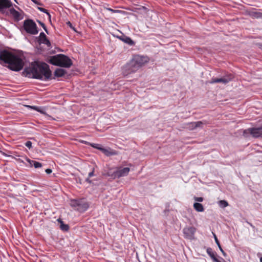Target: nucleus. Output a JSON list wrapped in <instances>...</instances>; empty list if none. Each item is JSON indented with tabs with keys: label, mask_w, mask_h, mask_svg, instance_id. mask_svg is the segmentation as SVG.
<instances>
[{
	"label": "nucleus",
	"mask_w": 262,
	"mask_h": 262,
	"mask_svg": "<svg viewBox=\"0 0 262 262\" xmlns=\"http://www.w3.org/2000/svg\"><path fill=\"white\" fill-rule=\"evenodd\" d=\"M139 10H147V8L144 7V6H142L141 8H139Z\"/></svg>",
	"instance_id": "nucleus-41"
},
{
	"label": "nucleus",
	"mask_w": 262,
	"mask_h": 262,
	"mask_svg": "<svg viewBox=\"0 0 262 262\" xmlns=\"http://www.w3.org/2000/svg\"><path fill=\"white\" fill-rule=\"evenodd\" d=\"M206 252L213 262H217L218 261L219 259L216 257L217 256V254L215 252L213 251L211 248H207Z\"/></svg>",
	"instance_id": "nucleus-13"
},
{
	"label": "nucleus",
	"mask_w": 262,
	"mask_h": 262,
	"mask_svg": "<svg viewBox=\"0 0 262 262\" xmlns=\"http://www.w3.org/2000/svg\"><path fill=\"white\" fill-rule=\"evenodd\" d=\"M48 62L52 65L66 68H69L73 64L72 60L62 54L50 56Z\"/></svg>",
	"instance_id": "nucleus-4"
},
{
	"label": "nucleus",
	"mask_w": 262,
	"mask_h": 262,
	"mask_svg": "<svg viewBox=\"0 0 262 262\" xmlns=\"http://www.w3.org/2000/svg\"><path fill=\"white\" fill-rule=\"evenodd\" d=\"M36 21L43 28V29L46 31V32L48 34H49V31H48V29H47L45 24L43 23H42V21H41L39 20H38V19H37Z\"/></svg>",
	"instance_id": "nucleus-26"
},
{
	"label": "nucleus",
	"mask_w": 262,
	"mask_h": 262,
	"mask_svg": "<svg viewBox=\"0 0 262 262\" xmlns=\"http://www.w3.org/2000/svg\"><path fill=\"white\" fill-rule=\"evenodd\" d=\"M32 162L33 163V166L36 168H40L42 166V164L39 162L34 161H32Z\"/></svg>",
	"instance_id": "nucleus-28"
},
{
	"label": "nucleus",
	"mask_w": 262,
	"mask_h": 262,
	"mask_svg": "<svg viewBox=\"0 0 262 262\" xmlns=\"http://www.w3.org/2000/svg\"><path fill=\"white\" fill-rule=\"evenodd\" d=\"M260 262H262V257H260Z\"/></svg>",
	"instance_id": "nucleus-42"
},
{
	"label": "nucleus",
	"mask_w": 262,
	"mask_h": 262,
	"mask_svg": "<svg viewBox=\"0 0 262 262\" xmlns=\"http://www.w3.org/2000/svg\"><path fill=\"white\" fill-rule=\"evenodd\" d=\"M45 171L47 174H50L52 173V170L50 168H47L45 170Z\"/></svg>",
	"instance_id": "nucleus-38"
},
{
	"label": "nucleus",
	"mask_w": 262,
	"mask_h": 262,
	"mask_svg": "<svg viewBox=\"0 0 262 262\" xmlns=\"http://www.w3.org/2000/svg\"><path fill=\"white\" fill-rule=\"evenodd\" d=\"M94 168H93L92 171L89 173L88 176L89 178H91L94 175Z\"/></svg>",
	"instance_id": "nucleus-35"
},
{
	"label": "nucleus",
	"mask_w": 262,
	"mask_h": 262,
	"mask_svg": "<svg viewBox=\"0 0 262 262\" xmlns=\"http://www.w3.org/2000/svg\"><path fill=\"white\" fill-rule=\"evenodd\" d=\"M115 174V171L114 172L108 171L105 175L107 176L108 177H110L111 178H112L113 179H115V178H117V177L114 176Z\"/></svg>",
	"instance_id": "nucleus-29"
},
{
	"label": "nucleus",
	"mask_w": 262,
	"mask_h": 262,
	"mask_svg": "<svg viewBox=\"0 0 262 262\" xmlns=\"http://www.w3.org/2000/svg\"><path fill=\"white\" fill-rule=\"evenodd\" d=\"M67 74L66 70L57 68L54 73V77H52V71L49 66L44 62L35 61L30 63L29 67L25 68L22 75L30 78L47 81L55 77H61Z\"/></svg>",
	"instance_id": "nucleus-1"
},
{
	"label": "nucleus",
	"mask_w": 262,
	"mask_h": 262,
	"mask_svg": "<svg viewBox=\"0 0 262 262\" xmlns=\"http://www.w3.org/2000/svg\"><path fill=\"white\" fill-rule=\"evenodd\" d=\"M8 64L7 67L13 71L18 72L23 69L24 62L21 57L6 49H0V64Z\"/></svg>",
	"instance_id": "nucleus-2"
},
{
	"label": "nucleus",
	"mask_w": 262,
	"mask_h": 262,
	"mask_svg": "<svg viewBox=\"0 0 262 262\" xmlns=\"http://www.w3.org/2000/svg\"><path fill=\"white\" fill-rule=\"evenodd\" d=\"M243 135L245 138L249 137V136L251 135V128L244 130L243 132Z\"/></svg>",
	"instance_id": "nucleus-24"
},
{
	"label": "nucleus",
	"mask_w": 262,
	"mask_h": 262,
	"mask_svg": "<svg viewBox=\"0 0 262 262\" xmlns=\"http://www.w3.org/2000/svg\"><path fill=\"white\" fill-rule=\"evenodd\" d=\"M10 13L13 17L15 21H19L23 19V16L21 15L20 13L16 10L14 8H12L10 9Z\"/></svg>",
	"instance_id": "nucleus-12"
},
{
	"label": "nucleus",
	"mask_w": 262,
	"mask_h": 262,
	"mask_svg": "<svg viewBox=\"0 0 262 262\" xmlns=\"http://www.w3.org/2000/svg\"><path fill=\"white\" fill-rule=\"evenodd\" d=\"M213 234V237H214V240H215V243L216 244V245H217L220 250L221 251V252L222 253L223 255L224 256L226 257V255H227V254L226 253H225V252L223 250V249H222L221 246V244L220 243V242L217 239V237L216 236V235L215 234Z\"/></svg>",
	"instance_id": "nucleus-17"
},
{
	"label": "nucleus",
	"mask_w": 262,
	"mask_h": 262,
	"mask_svg": "<svg viewBox=\"0 0 262 262\" xmlns=\"http://www.w3.org/2000/svg\"><path fill=\"white\" fill-rule=\"evenodd\" d=\"M196 228L194 227H186L183 229L184 237L186 239L193 240L195 239L194 234L196 232Z\"/></svg>",
	"instance_id": "nucleus-7"
},
{
	"label": "nucleus",
	"mask_w": 262,
	"mask_h": 262,
	"mask_svg": "<svg viewBox=\"0 0 262 262\" xmlns=\"http://www.w3.org/2000/svg\"><path fill=\"white\" fill-rule=\"evenodd\" d=\"M67 25L71 28L73 30H74L75 32H77L75 28L72 25V23L70 21H68L67 23Z\"/></svg>",
	"instance_id": "nucleus-31"
},
{
	"label": "nucleus",
	"mask_w": 262,
	"mask_h": 262,
	"mask_svg": "<svg viewBox=\"0 0 262 262\" xmlns=\"http://www.w3.org/2000/svg\"><path fill=\"white\" fill-rule=\"evenodd\" d=\"M261 255V254H260V253H258V254H257V255H258V256H259V255Z\"/></svg>",
	"instance_id": "nucleus-43"
},
{
	"label": "nucleus",
	"mask_w": 262,
	"mask_h": 262,
	"mask_svg": "<svg viewBox=\"0 0 262 262\" xmlns=\"http://www.w3.org/2000/svg\"><path fill=\"white\" fill-rule=\"evenodd\" d=\"M14 1H15V2H16V0H14Z\"/></svg>",
	"instance_id": "nucleus-44"
},
{
	"label": "nucleus",
	"mask_w": 262,
	"mask_h": 262,
	"mask_svg": "<svg viewBox=\"0 0 262 262\" xmlns=\"http://www.w3.org/2000/svg\"><path fill=\"white\" fill-rule=\"evenodd\" d=\"M57 221L58 223L60 224V229L63 231H68L69 229V226L68 224H66L64 223V222L62 221V220L59 218L57 220Z\"/></svg>",
	"instance_id": "nucleus-15"
},
{
	"label": "nucleus",
	"mask_w": 262,
	"mask_h": 262,
	"mask_svg": "<svg viewBox=\"0 0 262 262\" xmlns=\"http://www.w3.org/2000/svg\"><path fill=\"white\" fill-rule=\"evenodd\" d=\"M32 142L30 141H28L25 143V145L27 146L29 149L32 148Z\"/></svg>",
	"instance_id": "nucleus-32"
},
{
	"label": "nucleus",
	"mask_w": 262,
	"mask_h": 262,
	"mask_svg": "<svg viewBox=\"0 0 262 262\" xmlns=\"http://www.w3.org/2000/svg\"><path fill=\"white\" fill-rule=\"evenodd\" d=\"M194 200L198 202H202L203 201L204 198L202 197H194Z\"/></svg>",
	"instance_id": "nucleus-34"
},
{
	"label": "nucleus",
	"mask_w": 262,
	"mask_h": 262,
	"mask_svg": "<svg viewBox=\"0 0 262 262\" xmlns=\"http://www.w3.org/2000/svg\"><path fill=\"white\" fill-rule=\"evenodd\" d=\"M34 3L38 5H42V4L39 2V0H31Z\"/></svg>",
	"instance_id": "nucleus-36"
},
{
	"label": "nucleus",
	"mask_w": 262,
	"mask_h": 262,
	"mask_svg": "<svg viewBox=\"0 0 262 262\" xmlns=\"http://www.w3.org/2000/svg\"><path fill=\"white\" fill-rule=\"evenodd\" d=\"M107 10L111 12H112L113 13H117V12H119L120 11L119 10H113L111 8H108Z\"/></svg>",
	"instance_id": "nucleus-37"
},
{
	"label": "nucleus",
	"mask_w": 262,
	"mask_h": 262,
	"mask_svg": "<svg viewBox=\"0 0 262 262\" xmlns=\"http://www.w3.org/2000/svg\"><path fill=\"white\" fill-rule=\"evenodd\" d=\"M222 78L226 80H228V83L231 81L234 78V76L232 73H227L224 75Z\"/></svg>",
	"instance_id": "nucleus-21"
},
{
	"label": "nucleus",
	"mask_w": 262,
	"mask_h": 262,
	"mask_svg": "<svg viewBox=\"0 0 262 262\" xmlns=\"http://www.w3.org/2000/svg\"><path fill=\"white\" fill-rule=\"evenodd\" d=\"M169 204H167L166 205L165 209L163 211L165 215L167 216L168 215V213L169 212Z\"/></svg>",
	"instance_id": "nucleus-30"
},
{
	"label": "nucleus",
	"mask_w": 262,
	"mask_h": 262,
	"mask_svg": "<svg viewBox=\"0 0 262 262\" xmlns=\"http://www.w3.org/2000/svg\"><path fill=\"white\" fill-rule=\"evenodd\" d=\"M23 29L31 35L38 34L39 30L35 21L31 19H26L23 22Z\"/></svg>",
	"instance_id": "nucleus-5"
},
{
	"label": "nucleus",
	"mask_w": 262,
	"mask_h": 262,
	"mask_svg": "<svg viewBox=\"0 0 262 262\" xmlns=\"http://www.w3.org/2000/svg\"><path fill=\"white\" fill-rule=\"evenodd\" d=\"M210 83H223L224 84L228 83V80L223 79L222 77L221 78H213L211 79L210 81Z\"/></svg>",
	"instance_id": "nucleus-16"
},
{
	"label": "nucleus",
	"mask_w": 262,
	"mask_h": 262,
	"mask_svg": "<svg viewBox=\"0 0 262 262\" xmlns=\"http://www.w3.org/2000/svg\"><path fill=\"white\" fill-rule=\"evenodd\" d=\"M71 207L75 208V209L80 212H85L89 207L88 202L83 199L72 200L71 201Z\"/></svg>",
	"instance_id": "nucleus-6"
},
{
	"label": "nucleus",
	"mask_w": 262,
	"mask_h": 262,
	"mask_svg": "<svg viewBox=\"0 0 262 262\" xmlns=\"http://www.w3.org/2000/svg\"><path fill=\"white\" fill-rule=\"evenodd\" d=\"M117 37L120 40L130 46H133L135 45V42L130 37L126 36L123 33L120 36H117Z\"/></svg>",
	"instance_id": "nucleus-10"
},
{
	"label": "nucleus",
	"mask_w": 262,
	"mask_h": 262,
	"mask_svg": "<svg viewBox=\"0 0 262 262\" xmlns=\"http://www.w3.org/2000/svg\"><path fill=\"white\" fill-rule=\"evenodd\" d=\"M102 152L106 156H114V155H116L117 154V152L116 151H115L113 149H112L110 148H103V149H102Z\"/></svg>",
	"instance_id": "nucleus-14"
},
{
	"label": "nucleus",
	"mask_w": 262,
	"mask_h": 262,
	"mask_svg": "<svg viewBox=\"0 0 262 262\" xmlns=\"http://www.w3.org/2000/svg\"><path fill=\"white\" fill-rule=\"evenodd\" d=\"M250 16L255 18H262V12L252 11L250 13Z\"/></svg>",
	"instance_id": "nucleus-19"
},
{
	"label": "nucleus",
	"mask_w": 262,
	"mask_h": 262,
	"mask_svg": "<svg viewBox=\"0 0 262 262\" xmlns=\"http://www.w3.org/2000/svg\"><path fill=\"white\" fill-rule=\"evenodd\" d=\"M91 146L96 148V149H99L100 150V151H102V149H103V147H102L101 146V145L100 144H95V143H93V144H91Z\"/></svg>",
	"instance_id": "nucleus-27"
},
{
	"label": "nucleus",
	"mask_w": 262,
	"mask_h": 262,
	"mask_svg": "<svg viewBox=\"0 0 262 262\" xmlns=\"http://www.w3.org/2000/svg\"><path fill=\"white\" fill-rule=\"evenodd\" d=\"M129 170L130 169L128 167H124L120 170H116L114 176L118 178L125 176L128 173Z\"/></svg>",
	"instance_id": "nucleus-11"
},
{
	"label": "nucleus",
	"mask_w": 262,
	"mask_h": 262,
	"mask_svg": "<svg viewBox=\"0 0 262 262\" xmlns=\"http://www.w3.org/2000/svg\"><path fill=\"white\" fill-rule=\"evenodd\" d=\"M193 207L198 212H203L204 210L203 205L199 202L194 203L193 204Z\"/></svg>",
	"instance_id": "nucleus-18"
},
{
	"label": "nucleus",
	"mask_w": 262,
	"mask_h": 262,
	"mask_svg": "<svg viewBox=\"0 0 262 262\" xmlns=\"http://www.w3.org/2000/svg\"><path fill=\"white\" fill-rule=\"evenodd\" d=\"M12 5L10 0H0V12L4 13L5 10Z\"/></svg>",
	"instance_id": "nucleus-9"
},
{
	"label": "nucleus",
	"mask_w": 262,
	"mask_h": 262,
	"mask_svg": "<svg viewBox=\"0 0 262 262\" xmlns=\"http://www.w3.org/2000/svg\"><path fill=\"white\" fill-rule=\"evenodd\" d=\"M28 107L31 108L32 110H35L38 112L42 114H45V109L41 107H39L37 106H30L28 105Z\"/></svg>",
	"instance_id": "nucleus-20"
},
{
	"label": "nucleus",
	"mask_w": 262,
	"mask_h": 262,
	"mask_svg": "<svg viewBox=\"0 0 262 262\" xmlns=\"http://www.w3.org/2000/svg\"><path fill=\"white\" fill-rule=\"evenodd\" d=\"M220 259H221V260H218V261L217 262H227L225 260H224L223 258L222 257H220Z\"/></svg>",
	"instance_id": "nucleus-40"
},
{
	"label": "nucleus",
	"mask_w": 262,
	"mask_h": 262,
	"mask_svg": "<svg viewBox=\"0 0 262 262\" xmlns=\"http://www.w3.org/2000/svg\"><path fill=\"white\" fill-rule=\"evenodd\" d=\"M37 9L40 11L41 12H43V13H45L46 14H47V15L48 16L49 18L50 19L51 18V15L50 14V13L49 12L48 10L43 8H42V7H38Z\"/></svg>",
	"instance_id": "nucleus-25"
},
{
	"label": "nucleus",
	"mask_w": 262,
	"mask_h": 262,
	"mask_svg": "<svg viewBox=\"0 0 262 262\" xmlns=\"http://www.w3.org/2000/svg\"><path fill=\"white\" fill-rule=\"evenodd\" d=\"M203 124V123L202 121L192 122L190 123V127H192V128L194 129L199 127H201Z\"/></svg>",
	"instance_id": "nucleus-22"
},
{
	"label": "nucleus",
	"mask_w": 262,
	"mask_h": 262,
	"mask_svg": "<svg viewBox=\"0 0 262 262\" xmlns=\"http://www.w3.org/2000/svg\"><path fill=\"white\" fill-rule=\"evenodd\" d=\"M37 41L39 45L45 44L49 48L51 47L50 41L48 39L46 35L43 32L40 33L39 37L37 38Z\"/></svg>",
	"instance_id": "nucleus-8"
},
{
	"label": "nucleus",
	"mask_w": 262,
	"mask_h": 262,
	"mask_svg": "<svg viewBox=\"0 0 262 262\" xmlns=\"http://www.w3.org/2000/svg\"><path fill=\"white\" fill-rule=\"evenodd\" d=\"M219 205L221 208H225L229 205L228 203L226 200H221L219 202Z\"/></svg>",
	"instance_id": "nucleus-23"
},
{
	"label": "nucleus",
	"mask_w": 262,
	"mask_h": 262,
	"mask_svg": "<svg viewBox=\"0 0 262 262\" xmlns=\"http://www.w3.org/2000/svg\"><path fill=\"white\" fill-rule=\"evenodd\" d=\"M26 160L31 167L33 166V163L32 161H34V160L29 159L28 158H26Z\"/></svg>",
	"instance_id": "nucleus-33"
},
{
	"label": "nucleus",
	"mask_w": 262,
	"mask_h": 262,
	"mask_svg": "<svg viewBox=\"0 0 262 262\" xmlns=\"http://www.w3.org/2000/svg\"><path fill=\"white\" fill-rule=\"evenodd\" d=\"M149 58L147 56L135 55L133 58L122 68V73L124 76L136 72L144 64L148 62Z\"/></svg>",
	"instance_id": "nucleus-3"
},
{
	"label": "nucleus",
	"mask_w": 262,
	"mask_h": 262,
	"mask_svg": "<svg viewBox=\"0 0 262 262\" xmlns=\"http://www.w3.org/2000/svg\"><path fill=\"white\" fill-rule=\"evenodd\" d=\"M85 181L88 182L89 183H92V180H91L90 179L89 177H88V178L86 179Z\"/></svg>",
	"instance_id": "nucleus-39"
}]
</instances>
